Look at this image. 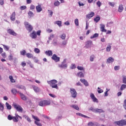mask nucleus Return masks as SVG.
Masks as SVG:
<instances>
[{"label":"nucleus","mask_w":126,"mask_h":126,"mask_svg":"<svg viewBox=\"0 0 126 126\" xmlns=\"http://www.w3.org/2000/svg\"><path fill=\"white\" fill-rule=\"evenodd\" d=\"M48 84L52 88H55L56 89H59L58 87V81L56 80H52L47 82Z\"/></svg>","instance_id":"nucleus-1"},{"label":"nucleus","mask_w":126,"mask_h":126,"mask_svg":"<svg viewBox=\"0 0 126 126\" xmlns=\"http://www.w3.org/2000/svg\"><path fill=\"white\" fill-rule=\"evenodd\" d=\"M114 126H126V119L122 120L119 121H115L113 123Z\"/></svg>","instance_id":"nucleus-2"},{"label":"nucleus","mask_w":126,"mask_h":126,"mask_svg":"<svg viewBox=\"0 0 126 126\" xmlns=\"http://www.w3.org/2000/svg\"><path fill=\"white\" fill-rule=\"evenodd\" d=\"M51 104L50 100H41L39 102L38 105L40 106V107H45V106H49V105Z\"/></svg>","instance_id":"nucleus-3"},{"label":"nucleus","mask_w":126,"mask_h":126,"mask_svg":"<svg viewBox=\"0 0 126 126\" xmlns=\"http://www.w3.org/2000/svg\"><path fill=\"white\" fill-rule=\"evenodd\" d=\"M24 25L25 26L26 29L29 31V32H31L33 30V26L31 25L28 22H25Z\"/></svg>","instance_id":"nucleus-4"},{"label":"nucleus","mask_w":126,"mask_h":126,"mask_svg":"<svg viewBox=\"0 0 126 126\" xmlns=\"http://www.w3.org/2000/svg\"><path fill=\"white\" fill-rule=\"evenodd\" d=\"M13 106L14 109H16V111H18V112H20V113H22V112H23V108H22L20 105H18L16 103H13Z\"/></svg>","instance_id":"nucleus-5"},{"label":"nucleus","mask_w":126,"mask_h":126,"mask_svg":"<svg viewBox=\"0 0 126 126\" xmlns=\"http://www.w3.org/2000/svg\"><path fill=\"white\" fill-rule=\"evenodd\" d=\"M70 92L72 98H76V96H77V93L76 92V91H75V89H70Z\"/></svg>","instance_id":"nucleus-6"},{"label":"nucleus","mask_w":126,"mask_h":126,"mask_svg":"<svg viewBox=\"0 0 126 126\" xmlns=\"http://www.w3.org/2000/svg\"><path fill=\"white\" fill-rule=\"evenodd\" d=\"M32 118L33 119H34V120H35V121L34 122V124H35L36 126H42V124H41L40 122H40V119L38 118V117L32 115Z\"/></svg>","instance_id":"nucleus-7"},{"label":"nucleus","mask_w":126,"mask_h":126,"mask_svg":"<svg viewBox=\"0 0 126 126\" xmlns=\"http://www.w3.org/2000/svg\"><path fill=\"white\" fill-rule=\"evenodd\" d=\"M18 119H20V120H22V117L21 116L18 115V114H16V116H14L13 117V121L14 123H17L19 120Z\"/></svg>","instance_id":"nucleus-8"},{"label":"nucleus","mask_w":126,"mask_h":126,"mask_svg":"<svg viewBox=\"0 0 126 126\" xmlns=\"http://www.w3.org/2000/svg\"><path fill=\"white\" fill-rule=\"evenodd\" d=\"M7 32L8 34H10V35H12V36H16L17 35L16 32H15L13 30L8 29L7 30Z\"/></svg>","instance_id":"nucleus-9"},{"label":"nucleus","mask_w":126,"mask_h":126,"mask_svg":"<svg viewBox=\"0 0 126 126\" xmlns=\"http://www.w3.org/2000/svg\"><path fill=\"white\" fill-rule=\"evenodd\" d=\"M51 59L53 60V61H55L56 63H58V62H60V57H58L57 55L54 54Z\"/></svg>","instance_id":"nucleus-10"},{"label":"nucleus","mask_w":126,"mask_h":126,"mask_svg":"<svg viewBox=\"0 0 126 126\" xmlns=\"http://www.w3.org/2000/svg\"><path fill=\"white\" fill-rule=\"evenodd\" d=\"M19 94H20V98L23 101H27V96L24 95V94L21 93V92H19Z\"/></svg>","instance_id":"nucleus-11"},{"label":"nucleus","mask_w":126,"mask_h":126,"mask_svg":"<svg viewBox=\"0 0 126 126\" xmlns=\"http://www.w3.org/2000/svg\"><path fill=\"white\" fill-rule=\"evenodd\" d=\"M90 97L91 99H92L93 102L98 103V99L95 97V95L93 94L92 93L90 94Z\"/></svg>","instance_id":"nucleus-12"},{"label":"nucleus","mask_w":126,"mask_h":126,"mask_svg":"<svg viewBox=\"0 0 126 126\" xmlns=\"http://www.w3.org/2000/svg\"><path fill=\"white\" fill-rule=\"evenodd\" d=\"M30 37H31L32 39H36V38H37V34L36 32L33 31L30 34Z\"/></svg>","instance_id":"nucleus-13"},{"label":"nucleus","mask_w":126,"mask_h":126,"mask_svg":"<svg viewBox=\"0 0 126 126\" xmlns=\"http://www.w3.org/2000/svg\"><path fill=\"white\" fill-rule=\"evenodd\" d=\"M92 45H93V42L91 40H88L86 42V47H87V48H89Z\"/></svg>","instance_id":"nucleus-14"},{"label":"nucleus","mask_w":126,"mask_h":126,"mask_svg":"<svg viewBox=\"0 0 126 126\" xmlns=\"http://www.w3.org/2000/svg\"><path fill=\"white\" fill-rule=\"evenodd\" d=\"M80 81H81V82H82V83H83V84H84V85H85V86H89V84H88V82H87V81H86V80H85L84 79H81L80 80Z\"/></svg>","instance_id":"nucleus-15"},{"label":"nucleus","mask_w":126,"mask_h":126,"mask_svg":"<svg viewBox=\"0 0 126 126\" xmlns=\"http://www.w3.org/2000/svg\"><path fill=\"white\" fill-rule=\"evenodd\" d=\"M95 15V13L94 12H91L90 14H88L86 15L87 18H89V19H90V18H92V17H93Z\"/></svg>","instance_id":"nucleus-16"},{"label":"nucleus","mask_w":126,"mask_h":126,"mask_svg":"<svg viewBox=\"0 0 126 126\" xmlns=\"http://www.w3.org/2000/svg\"><path fill=\"white\" fill-rule=\"evenodd\" d=\"M15 12H14L12 13V14L10 16V20L11 21H15Z\"/></svg>","instance_id":"nucleus-17"},{"label":"nucleus","mask_w":126,"mask_h":126,"mask_svg":"<svg viewBox=\"0 0 126 126\" xmlns=\"http://www.w3.org/2000/svg\"><path fill=\"white\" fill-rule=\"evenodd\" d=\"M45 54L46 56H48V57H52L53 56V51L51 50H48L45 51Z\"/></svg>","instance_id":"nucleus-18"},{"label":"nucleus","mask_w":126,"mask_h":126,"mask_svg":"<svg viewBox=\"0 0 126 126\" xmlns=\"http://www.w3.org/2000/svg\"><path fill=\"white\" fill-rule=\"evenodd\" d=\"M32 88L34 92H36V93H37V92H40V88H39L38 87L36 86H33Z\"/></svg>","instance_id":"nucleus-19"},{"label":"nucleus","mask_w":126,"mask_h":126,"mask_svg":"<svg viewBox=\"0 0 126 126\" xmlns=\"http://www.w3.org/2000/svg\"><path fill=\"white\" fill-rule=\"evenodd\" d=\"M100 31L101 32H107V30L105 29V25L103 24L100 25Z\"/></svg>","instance_id":"nucleus-20"},{"label":"nucleus","mask_w":126,"mask_h":126,"mask_svg":"<svg viewBox=\"0 0 126 126\" xmlns=\"http://www.w3.org/2000/svg\"><path fill=\"white\" fill-rule=\"evenodd\" d=\"M114 58H112V57H109L108 58V59H107V61L106 63H114Z\"/></svg>","instance_id":"nucleus-21"},{"label":"nucleus","mask_w":126,"mask_h":126,"mask_svg":"<svg viewBox=\"0 0 126 126\" xmlns=\"http://www.w3.org/2000/svg\"><path fill=\"white\" fill-rule=\"evenodd\" d=\"M36 11L38 12H41L42 11V7H41V5H38L36 6Z\"/></svg>","instance_id":"nucleus-22"},{"label":"nucleus","mask_w":126,"mask_h":126,"mask_svg":"<svg viewBox=\"0 0 126 126\" xmlns=\"http://www.w3.org/2000/svg\"><path fill=\"white\" fill-rule=\"evenodd\" d=\"M123 10H124V5H123V4L120 5L118 8L119 12H122Z\"/></svg>","instance_id":"nucleus-23"},{"label":"nucleus","mask_w":126,"mask_h":126,"mask_svg":"<svg viewBox=\"0 0 126 126\" xmlns=\"http://www.w3.org/2000/svg\"><path fill=\"white\" fill-rule=\"evenodd\" d=\"M11 92L13 94V95H16L17 93H19V92H20L17 91V90L15 89H13L11 90Z\"/></svg>","instance_id":"nucleus-24"},{"label":"nucleus","mask_w":126,"mask_h":126,"mask_svg":"<svg viewBox=\"0 0 126 126\" xmlns=\"http://www.w3.org/2000/svg\"><path fill=\"white\" fill-rule=\"evenodd\" d=\"M77 75V76H78V77H84V74H83V73H82V72H78Z\"/></svg>","instance_id":"nucleus-25"},{"label":"nucleus","mask_w":126,"mask_h":126,"mask_svg":"<svg viewBox=\"0 0 126 126\" xmlns=\"http://www.w3.org/2000/svg\"><path fill=\"white\" fill-rule=\"evenodd\" d=\"M59 67H61L62 68H66V67H67V65L62 63L61 64L59 65Z\"/></svg>","instance_id":"nucleus-26"},{"label":"nucleus","mask_w":126,"mask_h":126,"mask_svg":"<svg viewBox=\"0 0 126 126\" xmlns=\"http://www.w3.org/2000/svg\"><path fill=\"white\" fill-rule=\"evenodd\" d=\"M29 17L31 18V17H33L34 16V13H33V12L30 11L28 13Z\"/></svg>","instance_id":"nucleus-27"},{"label":"nucleus","mask_w":126,"mask_h":126,"mask_svg":"<svg viewBox=\"0 0 126 126\" xmlns=\"http://www.w3.org/2000/svg\"><path fill=\"white\" fill-rule=\"evenodd\" d=\"M5 105L6 106L7 110H11L12 107H11V105H10V104H9V103H8V102H6Z\"/></svg>","instance_id":"nucleus-28"},{"label":"nucleus","mask_w":126,"mask_h":126,"mask_svg":"<svg viewBox=\"0 0 126 126\" xmlns=\"http://www.w3.org/2000/svg\"><path fill=\"white\" fill-rule=\"evenodd\" d=\"M100 17L97 16L94 18V20L95 22H96V23H97V22H99V21H100Z\"/></svg>","instance_id":"nucleus-29"},{"label":"nucleus","mask_w":126,"mask_h":126,"mask_svg":"<svg viewBox=\"0 0 126 126\" xmlns=\"http://www.w3.org/2000/svg\"><path fill=\"white\" fill-rule=\"evenodd\" d=\"M95 112H96V113H103L104 111L102 109L97 108L95 110Z\"/></svg>","instance_id":"nucleus-30"},{"label":"nucleus","mask_w":126,"mask_h":126,"mask_svg":"<svg viewBox=\"0 0 126 126\" xmlns=\"http://www.w3.org/2000/svg\"><path fill=\"white\" fill-rule=\"evenodd\" d=\"M126 88V85L125 84H122V86H121L120 90L121 91H123V90H125Z\"/></svg>","instance_id":"nucleus-31"},{"label":"nucleus","mask_w":126,"mask_h":126,"mask_svg":"<svg viewBox=\"0 0 126 126\" xmlns=\"http://www.w3.org/2000/svg\"><path fill=\"white\" fill-rule=\"evenodd\" d=\"M26 56L29 59H32L33 58V55L31 53H27Z\"/></svg>","instance_id":"nucleus-32"},{"label":"nucleus","mask_w":126,"mask_h":126,"mask_svg":"<svg viewBox=\"0 0 126 126\" xmlns=\"http://www.w3.org/2000/svg\"><path fill=\"white\" fill-rule=\"evenodd\" d=\"M99 34L98 33H94L93 36L90 37L91 39H94V38H97L98 37Z\"/></svg>","instance_id":"nucleus-33"},{"label":"nucleus","mask_w":126,"mask_h":126,"mask_svg":"<svg viewBox=\"0 0 126 126\" xmlns=\"http://www.w3.org/2000/svg\"><path fill=\"white\" fill-rule=\"evenodd\" d=\"M56 24H57L59 27H61L62 26V21H57L55 22Z\"/></svg>","instance_id":"nucleus-34"},{"label":"nucleus","mask_w":126,"mask_h":126,"mask_svg":"<svg viewBox=\"0 0 126 126\" xmlns=\"http://www.w3.org/2000/svg\"><path fill=\"white\" fill-rule=\"evenodd\" d=\"M111 46L110 44H108L106 48V52H111Z\"/></svg>","instance_id":"nucleus-35"},{"label":"nucleus","mask_w":126,"mask_h":126,"mask_svg":"<svg viewBox=\"0 0 126 126\" xmlns=\"http://www.w3.org/2000/svg\"><path fill=\"white\" fill-rule=\"evenodd\" d=\"M71 107L77 111H79V107H78V106L77 105H71Z\"/></svg>","instance_id":"nucleus-36"},{"label":"nucleus","mask_w":126,"mask_h":126,"mask_svg":"<svg viewBox=\"0 0 126 126\" xmlns=\"http://www.w3.org/2000/svg\"><path fill=\"white\" fill-rule=\"evenodd\" d=\"M20 55H21L22 56H25L26 55V51L24 50L20 51Z\"/></svg>","instance_id":"nucleus-37"},{"label":"nucleus","mask_w":126,"mask_h":126,"mask_svg":"<svg viewBox=\"0 0 126 126\" xmlns=\"http://www.w3.org/2000/svg\"><path fill=\"white\" fill-rule=\"evenodd\" d=\"M9 78L11 82H15V80L13 79V77H12V76H9Z\"/></svg>","instance_id":"nucleus-38"},{"label":"nucleus","mask_w":126,"mask_h":126,"mask_svg":"<svg viewBox=\"0 0 126 126\" xmlns=\"http://www.w3.org/2000/svg\"><path fill=\"white\" fill-rule=\"evenodd\" d=\"M17 88H18V89H23L24 90H26V88H25V87H24L23 86H18Z\"/></svg>","instance_id":"nucleus-39"},{"label":"nucleus","mask_w":126,"mask_h":126,"mask_svg":"<svg viewBox=\"0 0 126 126\" xmlns=\"http://www.w3.org/2000/svg\"><path fill=\"white\" fill-rule=\"evenodd\" d=\"M4 107L3 106V104H2L1 102H0V111H3Z\"/></svg>","instance_id":"nucleus-40"},{"label":"nucleus","mask_w":126,"mask_h":126,"mask_svg":"<svg viewBox=\"0 0 126 126\" xmlns=\"http://www.w3.org/2000/svg\"><path fill=\"white\" fill-rule=\"evenodd\" d=\"M123 83H124V84H126V76H123Z\"/></svg>","instance_id":"nucleus-41"},{"label":"nucleus","mask_w":126,"mask_h":126,"mask_svg":"<svg viewBox=\"0 0 126 126\" xmlns=\"http://www.w3.org/2000/svg\"><path fill=\"white\" fill-rule=\"evenodd\" d=\"M65 34L63 33L60 36V38H62L63 40H65Z\"/></svg>","instance_id":"nucleus-42"},{"label":"nucleus","mask_w":126,"mask_h":126,"mask_svg":"<svg viewBox=\"0 0 126 126\" xmlns=\"http://www.w3.org/2000/svg\"><path fill=\"white\" fill-rule=\"evenodd\" d=\"M74 23H75L76 26H78V25H79V23L78 22V19H75Z\"/></svg>","instance_id":"nucleus-43"},{"label":"nucleus","mask_w":126,"mask_h":126,"mask_svg":"<svg viewBox=\"0 0 126 126\" xmlns=\"http://www.w3.org/2000/svg\"><path fill=\"white\" fill-rule=\"evenodd\" d=\"M2 46L3 47V48L4 49V50H6V51H8L9 50V48L8 47V46H7L4 44H3Z\"/></svg>","instance_id":"nucleus-44"},{"label":"nucleus","mask_w":126,"mask_h":126,"mask_svg":"<svg viewBox=\"0 0 126 126\" xmlns=\"http://www.w3.org/2000/svg\"><path fill=\"white\" fill-rule=\"evenodd\" d=\"M34 51L36 53V54H39L40 53V49L37 48H34Z\"/></svg>","instance_id":"nucleus-45"},{"label":"nucleus","mask_w":126,"mask_h":126,"mask_svg":"<svg viewBox=\"0 0 126 126\" xmlns=\"http://www.w3.org/2000/svg\"><path fill=\"white\" fill-rule=\"evenodd\" d=\"M94 58H95V56L94 55H92L90 56V62H94Z\"/></svg>","instance_id":"nucleus-46"},{"label":"nucleus","mask_w":126,"mask_h":126,"mask_svg":"<svg viewBox=\"0 0 126 126\" xmlns=\"http://www.w3.org/2000/svg\"><path fill=\"white\" fill-rule=\"evenodd\" d=\"M7 119L9 120V121H11V120H13V116H11V115H9L7 117Z\"/></svg>","instance_id":"nucleus-47"},{"label":"nucleus","mask_w":126,"mask_h":126,"mask_svg":"<svg viewBox=\"0 0 126 126\" xmlns=\"http://www.w3.org/2000/svg\"><path fill=\"white\" fill-rule=\"evenodd\" d=\"M60 1H56L54 2V5L55 6H59V5H60Z\"/></svg>","instance_id":"nucleus-48"},{"label":"nucleus","mask_w":126,"mask_h":126,"mask_svg":"<svg viewBox=\"0 0 126 126\" xmlns=\"http://www.w3.org/2000/svg\"><path fill=\"white\" fill-rule=\"evenodd\" d=\"M26 8H27V7H26V6H21L20 7V9L21 10H24V9H26Z\"/></svg>","instance_id":"nucleus-49"},{"label":"nucleus","mask_w":126,"mask_h":126,"mask_svg":"<svg viewBox=\"0 0 126 126\" xmlns=\"http://www.w3.org/2000/svg\"><path fill=\"white\" fill-rule=\"evenodd\" d=\"M8 60H9V61H12V60H13V56H12V54H10L8 56Z\"/></svg>","instance_id":"nucleus-50"},{"label":"nucleus","mask_w":126,"mask_h":126,"mask_svg":"<svg viewBox=\"0 0 126 126\" xmlns=\"http://www.w3.org/2000/svg\"><path fill=\"white\" fill-rule=\"evenodd\" d=\"M97 89H98V90L97 91L98 93H103V92H104V91H103V90L101 89L100 88H98Z\"/></svg>","instance_id":"nucleus-51"},{"label":"nucleus","mask_w":126,"mask_h":126,"mask_svg":"<svg viewBox=\"0 0 126 126\" xmlns=\"http://www.w3.org/2000/svg\"><path fill=\"white\" fill-rule=\"evenodd\" d=\"M96 5H97V6H98V7H100L101 5H102V3H101L100 1H98L97 2H96Z\"/></svg>","instance_id":"nucleus-52"},{"label":"nucleus","mask_w":126,"mask_h":126,"mask_svg":"<svg viewBox=\"0 0 126 126\" xmlns=\"http://www.w3.org/2000/svg\"><path fill=\"white\" fill-rule=\"evenodd\" d=\"M77 68L78 70H84V68H83L82 66H78Z\"/></svg>","instance_id":"nucleus-53"},{"label":"nucleus","mask_w":126,"mask_h":126,"mask_svg":"<svg viewBox=\"0 0 126 126\" xmlns=\"http://www.w3.org/2000/svg\"><path fill=\"white\" fill-rule=\"evenodd\" d=\"M53 45L57 46V45H58V40H57V39H54L53 40Z\"/></svg>","instance_id":"nucleus-54"},{"label":"nucleus","mask_w":126,"mask_h":126,"mask_svg":"<svg viewBox=\"0 0 126 126\" xmlns=\"http://www.w3.org/2000/svg\"><path fill=\"white\" fill-rule=\"evenodd\" d=\"M21 65L23 66V67H24V66H26V63L25 61L22 62Z\"/></svg>","instance_id":"nucleus-55"},{"label":"nucleus","mask_w":126,"mask_h":126,"mask_svg":"<svg viewBox=\"0 0 126 126\" xmlns=\"http://www.w3.org/2000/svg\"><path fill=\"white\" fill-rule=\"evenodd\" d=\"M108 4H109V5H110V6H112V7H114L115 5V3L112 2H109Z\"/></svg>","instance_id":"nucleus-56"},{"label":"nucleus","mask_w":126,"mask_h":126,"mask_svg":"<svg viewBox=\"0 0 126 126\" xmlns=\"http://www.w3.org/2000/svg\"><path fill=\"white\" fill-rule=\"evenodd\" d=\"M1 55L3 59H5V58H6V54H5V52L2 53Z\"/></svg>","instance_id":"nucleus-57"},{"label":"nucleus","mask_w":126,"mask_h":126,"mask_svg":"<svg viewBox=\"0 0 126 126\" xmlns=\"http://www.w3.org/2000/svg\"><path fill=\"white\" fill-rule=\"evenodd\" d=\"M71 69H74V68H76V66H75V64H72L71 66Z\"/></svg>","instance_id":"nucleus-58"},{"label":"nucleus","mask_w":126,"mask_h":126,"mask_svg":"<svg viewBox=\"0 0 126 126\" xmlns=\"http://www.w3.org/2000/svg\"><path fill=\"white\" fill-rule=\"evenodd\" d=\"M30 9H32V10L35 9V5L33 4L31 5Z\"/></svg>","instance_id":"nucleus-59"},{"label":"nucleus","mask_w":126,"mask_h":126,"mask_svg":"<svg viewBox=\"0 0 126 126\" xmlns=\"http://www.w3.org/2000/svg\"><path fill=\"white\" fill-rule=\"evenodd\" d=\"M49 96H50V97H52V98H56V95L54 94H49Z\"/></svg>","instance_id":"nucleus-60"},{"label":"nucleus","mask_w":126,"mask_h":126,"mask_svg":"<svg viewBox=\"0 0 126 126\" xmlns=\"http://www.w3.org/2000/svg\"><path fill=\"white\" fill-rule=\"evenodd\" d=\"M48 12H49V15L50 16H52L53 13V11H51L50 10H48Z\"/></svg>","instance_id":"nucleus-61"},{"label":"nucleus","mask_w":126,"mask_h":126,"mask_svg":"<svg viewBox=\"0 0 126 126\" xmlns=\"http://www.w3.org/2000/svg\"><path fill=\"white\" fill-rule=\"evenodd\" d=\"M62 45L63 46V47H65V46H66V41H63L62 43Z\"/></svg>","instance_id":"nucleus-62"},{"label":"nucleus","mask_w":126,"mask_h":126,"mask_svg":"<svg viewBox=\"0 0 126 126\" xmlns=\"http://www.w3.org/2000/svg\"><path fill=\"white\" fill-rule=\"evenodd\" d=\"M88 126H94V124L93 123V122H89L88 124Z\"/></svg>","instance_id":"nucleus-63"},{"label":"nucleus","mask_w":126,"mask_h":126,"mask_svg":"<svg viewBox=\"0 0 126 126\" xmlns=\"http://www.w3.org/2000/svg\"><path fill=\"white\" fill-rule=\"evenodd\" d=\"M36 34L37 35V36H40V35H41V31L39 30L36 32Z\"/></svg>","instance_id":"nucleus-64"}]
</instances>
